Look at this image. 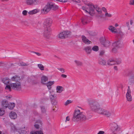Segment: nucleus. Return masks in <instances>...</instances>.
<instances>
[{"mask_svg": "<svg viewBox=\"0 0 134 134\" xmlns=\"http://www.w3.org/2000/svg\"><path fill=\"white\" fill-rule=\"evenodd\" d=\"M87 119L86 116L83 114L82 112H80L79 109H76L74 113L72 119V120L75 122L81 120H85Z\"/></svg>", "mask_w": 134, "mask_h": 134, "instance_id": "nucleus-1", "label": "nucleus"}, {"mask_svg": "<svg viewBox=\"0 0 134 134\" xmlns=\"http://www.w3.org/2000/svg\"><path fill=\"white\" fill-rule=\"evenodd\" d=\"M88 103L90 108L92 111L98 113V112L101 110L99 103L96 100H91L88 101Z\"/></svg>", "mask_w": 134, "mask_h": 134, "instance_id": "nucleus-2", "label": "nucleus"}, {"mask_svg": "<svg viewBox=\"0 0 134 134\" xmlns=\"http://www.w3.org/2000/svg\"><path fill=\"white\" fill-rule=\"evenodd\" d=\"M58 8L57 5L52 3H48L41 10V13L43 14H46L48 13L51 9L53 10H56Z\"/></svg>", "mask_w": 134, "mask_h": 134, "instance_id": "nucleus-3", "label": "nucleus"}, {"mask_svg": "<svg viewBox=\"0 0 134 134\" xmlns=\"http://www.w3.org/2000/svg\"><path fill=\"white\" fill-rule=\"evenodd\" d=\"M52 23V21L51 19L48 18L46 19L44 23V35L47 37L50 34L51 31L50 26Z\"/></svg>", "mask_w": 134, "mask_h": 134, "instance_id": "nucleus-4", "label": "nucleus"}, {"mask_svg": "<svg viewBox=\"0 0 134 134\" xmlns=\"http://www.w3.org/2000/svg\"><path fill=\"white\" fill-rule=\"evenodd\" d=\"M84 3L86 5L82 7V9L85 11L87 13H88L89 11L90 10H91V12H92V8L93 7L92 3L88 2L87 1H85Z\"/></svg>", "mask_w": 134, "mask_h": 134, "instance_id": "nucleus-5", "label": "nucleus"}, {"mask_svg": "<svg viewBox=\"0 0 134 134\" xmlns=\"http://www.w3.org/2000/svg\"><path fill=\"white\" fill-rule=\"evenodd\" d=\"M110 130L113 133H116L120 130L117 124L113 122L110 123Z\"/></svg>", "mask_w": 134, "mask_h": 134, "instance_id": "nucleus-6", "label": "nucleus"}, {"mask_svg": "<svg viewBox=\"0 0 134 134\" xmlns=\"http://www.w3.org/2000/svg\"><path fill=\"white\" fill-rule=\"evenodd\" d=\"M93 7L92 8V11L91 12V10L89 11V12L88 13V14L91 15H93L95 13V9L97 11V12L98 13V14H100L102 13V11L101 8H99L97 5H93Z\"/></svg>", "mask_w": 134, "mask_h": 134, "instance_id": "nucleus-7", "label": "nucleus"}, {"mask_svg": "<svg viewBox=\"0 0 134 134\" xmlns=\"http://www.w3.org/2000/svg\"><path fill=\"white\" fill-rule=\"evenodd\" d=\"M21 82L11 83L12 88L17 91H20L21 90Z\"/></svg>", "mask_w": 134, "mask_h": 134, "instance_id": "nucleus-8", "label": "nucleus"}, {"mask_svg": "<svg viewBox=\"0 0 134 134\" xmlns=\"http://www.w3.org/2000/svg\"><path fill=\"white\" fill-rule=\"evenodd\" d=\"M121 62L120 59H110L107 61V64L108 65H111L115 64H119Z\"/></svg>", "mask_w": 134, "mask_h": 134, "instance_id": "nucleus-9", "label": "nucleus"}, {"mask_svg": "<svg viewBox=\"0 0 134 134\" xmlns=\"http://www.w3.org/2000/svg\"><path fill=\"white\" fill-rule=\"evenodd\" d=\"M100 42L105 47H109L110 44V41L105 40L103 38H102L100 39Z\"/></svg>", "mask_w": 134, "mask_h": 134, "instance_id": "nucleus-10", "label": "nucleus"}, {"mask_svg": "<svg viewBox=\"0 0 134 134\" xmlns=\"http://www.w3.org/2000/svg\"><path fill=\"white\" fill-rule=\"evenodd\" d=\"M122 42L121 39H118L117 41L113 43V47H116L117 48H120L122 46Z\"/></svg>", "mask_w": 134, "mask_h": 134, "instance_id": "nucleus-11", "label": "nucleus"}, {"mask_svg": "<svg viewBox=\"0 0 134 134\" xmlns=\"http://www.w3.org/2000/svg\"><path fill=\"white\" fill-rule=\"evenodd\" d=\"M69 32L68 31H64L61 32L59 35V38L61 39H64L67 37V36L69 34Z\"/></svg>", "mask_w": 134, "mask_h": 134, "instance_id": "nucleus-12", "label": "nucleus"}, {"mask_svg": "<svg viewBox=\"0 0 134 134\" xmlns=\"http://www.w3.org/2000/svg\"><path fill=\"white\" fill-rule=\"evenodd\" d=\"M10 80L15 82V83L21 82L22 81L20 77L17 75H15L12 77L11 78Z\"/></svg>", "mask_w": 134, "mask_h": 134, "instance_id": "nucleus-13", "label": "nucleus"}, {"mask_svg": "<svg viewBox=\"0 0 134 134\" xmlns=\"http://www.w3.org/2000/svg\"><path fill=\"white\" fill-rule=\"evenodd\" d=\"M25 1L27 5H36L38 2V0H25Z\"/></svg>", "mask_w": 134, "mask_h": 134, "instance_id": "nucleus-14", "label": "nucleus"}, {"mask_svg": "<svg viewBox=\"0 0 134 134\" xmlns=\"http://www.w3.org/2000/svg\"><path fill=\"white\" fill-rule=\"evenodd\" d=\"M131 91L130 87H128L127 92L126 94V97L128 101H131L132 100V98L131 94Z\"/></svg>", "mask_w": 134, "mask_h": 134, "instance_id": "nucleus-15", "label": "nucleus"}, {"mask_svg": "<svg viewBox=\"0 0 134 134\" xmlns=\"http://www.w3.org/2000/svg\"><path fill=\"white\" fill-rule=\"evenodd\" d=\"M98 113L104 114L108 117L110 116L111 115V113L109 111L102 109L101 110L98 112Z\"/></svg>", "mask_w": 134, "mask_h": 134, "instance_id": "nucleus-16", "label": "nucleus"}, {"mask_svg": "<svg viewBox=\"0 0 134 134\" xmlns=\"http://www.w3.org/2000/svg\"><path fill=\"white\" fill-rule=\"evenodd\" d=\"M1 105L3 109L6 108L8 105V101L5 99L3 100L2 101Z\"/></svg>", "mask_w": 134, "mask_h": 134, "instance_id": "nucleus-17", "label": "nucleus"}, {"mask_svg": "<svg viewBox=\"0 0 134 134\" xmlns=\"http://www.w3.org/2000/svg\"><path fill=\"white\" fill-rule=\"evenodd\" d=\"M126 75L131 79H133L134 78V71L132 70H129L126 72Z\"/></svg>", "mask_w": 134, "mask_h": 134, "instance_id": "nucleus-18", "label": "nucleus"}, {"mask_svg": "<svg viewBox=\"0 0 134 134\" xmlns=\"http://www.w3.org/2000/svg\"><path fill=\"white\" fill-rule=\"evenodd\" d=\"M9 115L10 117L12 119H15L17 118V114L14 111H11L9 114Z\"/></svg>", "mask_w": 134, "mask_h": 134, "instance_id": "nucleus-19", "label": "nucleus"}, {"mask_svg": "<svg viewBox=\"0 0 134 134\" xmlns=\"http://www.w3.org/2000/svg\"><path fill=\"white\" fill-rule=\"evenodd\" d=\"M82 40L85 43L88 44L90 43V41L88 40L85 36L83 35L82 36Z\"/></svg>", "mask_w": 134, "mask_h": 134, "instance_id": "nucleus-20", "label": "nucleus"}, {"mask_svg": "<svg viewBox=\"0 0 134 134\" xmlns=\"http://www.w3.org/2000/svg\"><path fill=\"white\" fill-rule=\"evenodd\" d=\"M88 20V17L87 16H84L81 19V22L83 24H87Z\"/></svg>", "mask_w": 134, "mask_h": 134, "instance_id": "nucleus-21", "label": "nucleus"}, {"mask_svg": "<svg viewBox=\"0 0 134 134\" xmlns=\"http://www.w3.org/2000/svg\"><path fill=\"white\" fill-rule=\"evenodd\" d=\"M10 126L11 127L10 131L12 132H14L17 131V129L13 123L10 124Z\"/></svg>", "mask_w": 134, "mask_h": 134, "instance_id": "nucleus-22", "label": "nucleus"}, {"mask_svg": "<svg viewBox=\"0 0 134 134\" xmlns=\"http://www.w3.org/2000/svg\"><path fill=\"white\" fill-rule=\"evenodd\" d=\"M9 79L7 77L3 78L2 79V81L3 83L5 85L8 84L10 82Z\"/></svg>", "mask_w": 134, "mask_h": 134, "instance_id": "nucleus-23", "label": "nucleus"}, {"mask_svg": "<svg viewBox=\"0 0 134 134\" xmlns=\"http://www.w3.org/2000/svg\"><path fill=\"white\" fill-rule=\"evenodd\" d=\"M98 63L99 64L102 65H106V60L102 58L99 59Z\"/></svg>", "mask_w": 134, "mask_h": 134, "instance_id": "nucleus-24", "label": "nucleus"}, {"mask_svg": "<svg viewBox=\"0 0 134 134\" xmlns=\"http://www.w3.org/2000/svg\"><path fill=\"white\" fill-rule=\"evenodd\" d=\"M84 49L86 52L88 54L91 53L92 51L91 48V47L87 46L85 47Z\"/></svg>", "mask_w": 134, "mask_h": 134, "instance_id": "nucleus-25", "label": "nucleus"}, {"mask_svg": "<svg viewBox=\"0 0 134 134\" xmlns=\"http://www.w3.org/2000/svg\"><path fill=\"white\" fill-rule=\"evenodd\" d=\"M48 80V77L45 76H43L41 77V81L42 83L45 84L46 83H45L46 81Z\"/></svg>", "mask_w": 134, "mask_h": 134, "instance_id": "nucleus-26", "label": "nucleus"}, {"mask_svg": "<svg viewBox=\"0 0 134 134\" xmlns=\"http://www.w3.org/2000/svg\"><path fill=\"white\" fill-rule=\"evenodd\" d=\"M15 105V104L14 103H8V108L10 109H13Z\"/></svg>", "mask_w": 134, "mask_h": 134, "instance_id": "nucleus-27", "label": "nucleus"}, {"mask_svg": "<svg viewBox=\"0 0 134 134\" xmlns=\"http://www.w3.org/2000/svg\"><path fill=\"white\" fill-rule=\"evenodd\" d=\"M63 88L62 86H57V87L56 90L58 92L61 93L63 91Z\"/></svg>", "mask_w": 134, "mask_h": 134, "instance_id": "nucleus-28", "label": "nucleus"}, {"mask_svg": "<svg viewBox=\"0 0 134 134\" xmlns=\"http://www.w3.org/2000/svg\"><path fill=\"white\" fill-rule=\"evenodd\" d=\"M118 39H121V40L122 38L124 35V34L122 32L120 31H119L118 33Z\"/></svg>", "mask_w": 134, "mask_h": 134, "instance_id": "nucleus-29", "label": "nucleus"}, {"mask_svg": "<svg viewBox=\"0 0 134 134\" xmlns=\"http://www.w3.org/2000/svg\"><path fill=\"white\" fill-rule=\"evenodd\" d=\"M39 10L37 9H35L28 12V13L30 14H33L38 12Z\"/></svg>", "mask_w": 134, "mask_h": 134, "instance_id": "nucleus-30", "label": "nucleus"}, {"mask_svg": "<svg viewBox=\"0 0 134 134\" xmlns=\"http://www.w3.org/2000/svg\"><path fill=\"white\" fill-rule=\"evenodd\" d=\"M108 29L110 30L113 33H116L117 32L116 31H114L116 29L112 26H109Z\"/></svg>", "mask_w": 134, "mask_h": 134, "instance_id": "nucleus-31", "label": "nucleus"}, {"mask_svg": "<svg viewBox=\"0 0 134 134\" xmlns=\"http://www.w3.org/2000/svg\"><path fill=\"white\" fill-rule=\"evenodd\" d=\"M54 81H49L47 83V86L48 88L49 89V87H50V88H51V86L53 84H54Z\"/></svg>", "mask_w": 134, "mask_h": 134, "instance_id": "nucleus-32", "label": "nucleus"}, {"mask_svg": "<svg viewBox=\"0 0 134 134\" xmlns=\"http://www.w3.org/2000/svg\"><path fill=\"white\" fill-rule=\"evenodd\" d=\"M30 134H43L41 131H36V132L32 131L30 132Z\"/></svg>", "mask_w": 134, "mask_h": 134, "instance_id": "nucleus-33", "label": "nucleus"}, {"mask_svg": "<svg viewBox=\"0 0 134 134\" xmlns=\"http://www.w3.org/2000/svg\"><path fill=\"white\" fill-rule=\"evenodd\" d=\"M74 62L78 66H81L82 65V63L79 61L75 60Z\"/></svg>", "mask_w": 134, "mask_h": 134, "instance_id": "nucleus-34", "label": "nucleus"}, {"mask_svg": "<svg viewBox=\"0 0 134 134\" xmlns=\"http://www.w3.org/2000/svg\"><path fill=\"white\" fill-rule=\"evenodd\" d=\"M10 85H7L5 89L6 90H8L10 91H11V84Z\"/></svg>", "mask_w": 134, "mask_h": 134, "instance_id": "nucleus-35", "label": "nucleus"}, {"mask_svg": "<svg viewBox=\"0 0 134 134\" xmlns=\"http://www.w3.org/2000/svg\"><path fill=\"white\" fill-rule=\"evenodd\" d=\"M41 112L42 114H46V110L45 109L44 107V106H41Z\"/></svg>", "mask_w": 134, "mask_h": 134, "instance_id": "nucleus-36", "label": "nucleus"}, {"mask_svg": "<svg viewBox=\"0 0 134 134\" xmlns=\"http://www.w3.org/2000/svg\"><path fill=\"white\" fill-rule=\"evenodd\" d=\"M92 49L93 51L97 52L99 50V48L98 46H95L92 47Z\"/></svg>", "mask_w": 134, "mask_h": 134, "instance_id": "nucleus-37", "label": "nucleus"}, {"mask_svg": "<svg viewBox=\"0 0 134 134\" xmlns=\"http://www.w3.org/2000/svg\"><path fill=\"white\" fill-rule=\"evenodd\" d=\"M50 98L51 101L56 99V96L55 94L51 95Z\"/></svg>", "mask_w": 134, "mask_h": 134, "instance_id": "nucleus-38", "label": "nucleus"}, {"mask_svg": "<svg viewBox=\"0 0 134 134\" xmlns=\"http://www.w3.org/2000/svg\"><path fill=\"white\" fill-rule=\"evenodd\" d=\"M5 113V110L3 109L0 108V116L3 115Z\"/></svg>", "mask_w": 134, "mask_h": 134, "instance_id": "nucleus-39", "label": "nucleus"}, {"mask_svg": "<svg viewBox=\"0 0 134 134\" xmlns=\"http://www.w3.org/2000/svg\"><path fill=\"white\" fill-rule=\"evenodd\" d=\"M38 67L41 70H44V67L43 65L42 64H38L37 65Z\"/></svg>", "mask_w": 134, "mask_h": 134, "instance_id": "nucleus-40", "label": "nucleus"}, {"mask_svg": "<svg viewBox=\"0 0 134 134\" xmlns=\"http://www.w3.org/2000/svg\"><path fill=\"white\" fill-rule=\"evenodd\" d=\"M52 104L53 105H55L57 104V101L56 99L53 100L51 101Z\"/></svg>", "mask_w": 134, "mask_h": 134, "instance_id": "nucleus-41", "label": "nucleus"}, {"mask_svg": "<svg viewBox=\"0 0 134 134\" xmlns=\"http://www.w3.org/2000/svg\"><path fill=\"white\" fill-rule=\"evenodd\" d=\"M21 65L22 66H26L28 65L29 64L28 63H25L23 62L20 63Z\"/></svg>", "mask_w": 134, "mask_h": 134, "instance_id": "nucleus-42", "label": "nucleus"}, {"mask_svg": "<svg viewBox=\"0 0 134 134\" xmlns=\"http://www.w3.org/2000/svg\"><path fill=\"white\" fill-rule=\"evenodd\" d=\"M71 103V101L70 100H67V101L65 103L64 105L66 106L69 104Z\"/></svg>", "mask_w": 134, "mask_h": 134, "instance_id": "nucleus-43", "label": "nucleus"}, {"mask_svg": "<svg viewBox=\"0 0 134 134\" xmlns=\"http://www.w3.org/2000/svg\"><path fill=\"white\" fill-rule=\"evenodd\" d=\"M118 48L116 47H114L112 49V51L113 53H116L117 52Z\"/></svg>", "mask_w": 134, "mask_h": 134, "instance_id": "nucleus-44", "label": "nucleus"}, {"mask_svg": "<svg viewBox=\"0 0 134 134\" xmlns=\"http://www.w3.org/2000/svg\"><path fill=\"white\" fill-rule=\"evenodd\" d=\"M57 69L61 71L62 73H64L65 72V69L63 68H57Z\"/></svg>", "mask_w": 134, "mask_h": 134, "instance_id": "nucleus-45", "label": "nucleus"}, {"mask_svg": "<svg viewBox=\"0 0 134 134\" xmlns=\"http://www.w3.org/2000/svg\"><path fill=\"white\" fill-rule=\"evenodd\" d=\"M129 4L130 5H134V0H131L130 1Z\"/></svg>", "mask_w": 134, "mask_h": 134, "instance_id": "nucleus-46", "label": "nucleus"}, {"mask_svg": "<svg viewBox=\"0 0 134 134\" xmlns=\"http://www.w3.org/2000/svg\"><path fill=\"white\" fill-rule=\"evenodd\" d=\"M27 13V11L26 10H24L22 12V14L24 15H26Z\"/></svg>", "mask_w": 134, "mask_h": 134, "instance_id": "nucleus-47", "label": "nucleus"}, {"mask_svg": "<svg viewBox=\"0 0 134 134\" xmlns=\"http://www.w3.org/2000/svg\"><path fill=\"white\" fill-rule=\"evenodd\" d=\"M105 15L108 17H111L112 16L111 14H109L107 12L105 13Z\"/></svg>", "mask_w": 134, "mask_h": 134, "instance_id": "nucleus-48", "label": "nucleus"}, {"mask_svg": "<svg viewBox=\"0 0 134 134\" xmlns=\"http://www.w3.org/2000/svg\"><path fill=\"white\" fill-rule=\"evenodd\" d=\"M104 53V50H102L100 52L99 55H103Z\"/></svg>", "mask_w": 134, "mask_h": 134, "instance_id": "nucleus-49", "label": "nucleus"}, {"mask_svg": "<svg viewBox=\"0 0 134 134\" xmlns=\"http://www.w3.org/2000/svg\"><path fill=\"white\" fill-rule=\"evenodd\" d=\"M34 126L35 128L37 129H38L39 127V124H36L34 125Z\"/></svg>", "mask_w": 134, "mask_h": 134, "instance_id": "nucleus-50", "label": "nucleus"}, {"mask_svg": "<svg viewBox=\"0 0 134 134\" xmlns=\"http://www.w3.org/2000/svg\"><path fill=\"white\" fill-rule=\"evenodd\" d=\"M102 9L103 12H105V13L107 12L106 9L105 7H103L102 8Z\"/></svg>", "mask_w": 134, "mask_h": 134, "instance_id": "nucleus-51", "label": "nucleus"}, {"mask_svg": "<svg viewBox=\"0 0 134 134\" xmlns=\"http://www.w3.org/2000/svg\"><path fill=\"white\" fill-rule=\"evenodd\" d=\"M104 131H100L98 132L97 134H104Z\"/></svg>", "mask_w": 134, "mask_h": 134, "instance_id": "nucleus-52", "label": "nucleus"}, {"mask_svg": "<svg viewBox=\"0 0 134 134\" xmlns=\"http://www.w3.org/2000/svg\"><path fill=\"white\" fill-rule=\"evenodd\" d=\"M61 76L62 77L64 78H66L67 77V76L66 75H65V74H62L61 75Z\"/></svg>", "mask_w": 134, "mask_h": 134, "instance_id": "nucleus-53", "label": "nucleus"}, {"mask_svg": "<svg viewBox=\"0 0 134 134\" xmlns=\"http://www.w3.org/2000/svg\"><path fill=\"white\" fill-rule=\"evenodd\" d=\"M32 52L36 54L37 55L40 56L41 55V54L39 53L35 52Z\"/></svg>", "mask_w": 134, "mask_h": 134, "instance_id": "nucleus-54", "label": "nucleus"}, {"mask_svg": "<svg viewBox=\"0 0 134 134\" xmlns=\"http://www.w3.org/2000/svg\"><path fill=\"white\" fill-rule=\"evenodd\" d=\"M36 122L38 123L39 124H41V122L40 120H38L36 121Z\"/></svg>", "mask_w": 134, "mask_h": 134, "instance_id": "nucleus-55", "label": "nucleus"}, {"mask_svg": "<svg viewBox=\"0 0 134 134\" xmlns=\"http://www.w3.org/2000/svg\"><path fill=\"white\" fill-rule=\"evenodd\" d=\"M70 120V118L68 116H67L66 118V121H69Z\"/></svg>", "mask_w": 134, "mask_h": 134, "instance_id": "nucleus-56", "label": "nucleus"}, {"mask_svg": "<svg viewBox=\"0 0 134 134\" xmlns=\"http://www.w3.org/2000/svg\"><path fill=\"white\" fill-rule=\"evenodd\" d=\"M34 115H38L37 112L36 111H34Z\"/></svg>", "mask_w": 134, "mask_h": 134, "instance_id": "nucleus-57", "label": "nucleus"}, {"mask_svg": "<svg viewBox=\"0 0 134 134\" xmlns=\"http://www.w3.org/2000/svg\"><path fill=\"white\" fill-rule=\"evenodd\" d=\"M67 1V0H61V2H66Z\"/></svg>", "mask_w": 134, "mask_h": 134, "instance_id": "nucleus-58", "label": "nucleus"}, {"mask_svg": "<svg viewBox=\"0 0 134 134\" xmlns=\"http://www.w3.org/2000/svg\"><path fill=\"white\" fill-rule=\"evenodd\" d=\"M11 97H10V96H6V98H7V99H8V98H10Z\"/></svg>", "mask_w": 134, "mask_h": 134, "instance_id": "nucleus-59", "label": "nucleus"}, {"mask_svg": "<svg viewBox=\"0 0 134 134\" xmlns=\"http://www.w3.org/2000/svg\"><path fill=\"white\" fill-rule=\"evenodd\" d=\"M133 23V20L132 19L130 20V25H132Z\"/></svg>", "mask_w": 134, "mask_h": 134, "instance_id": "nucleus-60", "label": "nucleus"}, {"mask_svg": "<svg viewBox=\"0 0 134 134\" xmlns=\"http://www.w3.org/2000/svg\"><path fill=\"white\" fill-rule=\"evenodd\" d=\"M126 26L127 27L128 26H129V22H126Z\"/></svg>", "mask_w": 134, "mask_h": 134, "instance_id": "nucleus-61", "label": "nucleus"}, {"mask_svg": "<svg viewBox=\"0 0 134 134\" xmlns=\"http://www.w3.org/2000/svg\"><path fill=\"white\" fill-rule=\"evenodd\" d=\"M114 69L116 70H118V69H117V67L116 66H114Z\"/></svg>", "mask_w": 134, "mask_h": 134, "instance_id": "nucleus-62", "label": "nucleus"}, {"mask_svg": "<svg viewBox=\"0 0 134 134\" xmlns=\"http://www.w3.org/2000/svg\"><path fill=\"white\" fill-rule=\"evenodd\" d=\"M118 26V25L117 24H116L115 25V27Z\"/></svg>", "mask_w": 134, "mask_h": 134, "instance_id": "nucleus-63", "label": "nucleus"}, {"mask_svg": "<svg viewBox=\"0 0 134 134\" xmlns=\"http://www.w3.org/2000/svg\"><path fill=\"white\" fill-rule=\"evenodd\" d=\"M127 27L128 28V29L129 30H130V27L129 26H127Z\"/></svg>", "mask_w": 134, "mask_h": 134, "instance_id": "nucleus-64", "label": "nucleus"}]
</instances>
